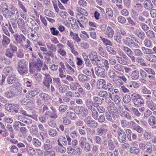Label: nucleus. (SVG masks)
Masks as SVG:
<instances>
[{"instance_id": "b1692460", "label": "nucleus", "mask_w": 156, "mask_h": 156, "mask_svg": "<svg viewBox=\"0 0 156 156\" xmlns=\"http://www.w3.org/2000/svg\"><path fill=\"white\" fill-rule=\"evenodd\" d=\"M66 71L68 74L71 75L74 73L76 69L75 66L74 67H73L67 63L66 64Z\"/></svg>"}, {"instance_id": "13d9d810", "label": "nucleus", "mask_w": 156, "mask_h": 156, "mask_svg": "<svg viewBox=\"0 0 156 156\" xmlns=\"http://www.w3.org/2000/svg\"><path fill=\"white\" fill-rule=\"evenodd\" d=\"M88 56L90 59L98 58L97 53L95 51H91V52L89 54Z\"/></svg>"}, {"instance_id": "6ab92c4d", "label": "nucleus", "mask_w": 156, "mask_h": 156, "mask_svg": "<svg viewBox=\"0 0 156 156\" xmlns=\"http://www.w3.org/2000/svg\"><path fill=\"white\" fill-rule=\"evenodd\" d=\"M140 81L142 83H146L147 82L146 79L147 76V74L144 70H140Z\"/></svg>"}, {"instance_id": "f704fd0d", "label": "nucleus", "mask_w": 156, "mask_h": 156, "mask_svg": "<svg viewBox=\"0 0 156 156\" xmlns=\"http://www.w3.org/2000/svg\"><path fill=\"white\" fill-rule=\"evenodd\" d=\"M140 76L139 70L136 69L135 70L133 71L132 72L131 75V77L134 80L137 79Z\"/></svg>"}, {"instance_id": "ea45409f", "label": "nucleus", "mask_w": 156, "mask_h": 156, "mask_svg": "<svg viewBox=\"0 0 156 156\" xmlns=\"http://www.w3.org/2000/svg\"><path fill=\"white\" fill-rule=\"evenodd\" d=\"M83 73L87 76H90L91 74V72L94 73V69L93 67L90 68V69L85 68L83 70Z\"/></svg>"}, {"instance_id": "7ed1b4c3", "label": "nucleus", "mask_w": 156, "mask_h": 156, "mask_svg": "<svg viewBox=\"0 0 156 156\" xmlns=\"http://www.w3.org/2000/svg\"><path fill=\"white\" fill-rule=\"evenodd\" d=\"M131 99L134 105L138 107L144 103V101L141 95L136 93H133L131 95Z\"/></svg>"}, {"instance_id": "2eb2a0df", "label": "nucleus", "mask_w": 156, "mask_h": 156, "mask_svg": "<svg viewBox=\"0 0 156 156\" xmlns=\"http://www.w3.org/2000/svg\"><path fill=\"white\" fill-rule=\"evenodd\" d=\"M126 44H127V42H128V46L132 48H139V46L138 44L135 42L131 39L127 37L126 40Z\"/></svg>"}, {"instance_id": "e433bc0d", "label": "nucleus", "mask_w": 156, "mask_h": 156, "mask_svg": "<svg viewBox=\"0 0 156 156\" xmlns=\"http://www.w3.org/2000/svg\"><path fill=\"white\" fill-rule=\"evenodd\" d=\"M114 116V115L111 113L106 112L105 114V117L106 119L108 121H111L112 122H113L114 119H113Z\"/></svg>"}, {"instance_id": "72a5a7b5", "label": "nucleus", "mask_w": 156, "mask_h": 156, "mask_svg": "<svg viewBox=\"0 0 156 156\" xmlns=\"http://www.w3.org/2000/svg\"><path fill=\"white\" fill-rule=\"evenodd\" d=\"M146 59L152 62H154L156 61V56L153 54H149L145 56Z\"/></svg>"}, {"instance_id": "9d476101", "label": "nucleus", "mask_w": 156, "mask_h": 156, "mask_svg": "<svg viewBox=\"0 0 156 156\" xmlns=\"http://www.w3.org/2000/svg\"><path fill=\"white\" fill-rule=\"evenodd\" d=\"M117 131L118 138L119 142L121 143L126 142V136L125 132L121 129H119Z\"/></svg>"}, {"instance_id": "4468645a", "label": "nucleus", "mask_w": 156, "mask_h": 156, "mask_svg": "<svg viewBox=\"0 0 156 156\" xmlns=\"http://www.w3.org/2000/svg\"><path fill=\"white\" fill-rule=\"evenodd\" d=\"M98 66L100 65L101 67H105L106 70H108L109 67V63L107 60L105 59H102L101 60L99 59H98Z\"/></svg>"}, {"instance_id": "a211bd4d", "label": "nucleus", "mask_w": 156, "mask_h": 156, "mask_svg": "<svg viewBox=\"0 0 156 156\" xmlns=\"http://www.w3.org/2000/svg\"><path fill=\"white\" fill-rule=\"evenodd\" d=\"M10 42V40L9 38L4 35H2V46L6 48Z\"/></svg>"}, {"instance_id": "0e129e2a", "label": "nucleus", "mask_w": 156, "mask_h": 156, "mask_svg": "<svg viewBox=\"0 0 156 156\" xmlns=\"http://www.w3.org/2000/svg\"><path fill=\"white\" fill-rule=\"evenodd\" d=\"M32 143L36 147H39L41 144V142L35 138H34L32 139Z\"/></svg>"}, {"instance_id": "39448f33", "label": "nucleus", "mask_w": 156, "mask_h": 156, "mask_svg": "<svg viewBox=\"0 0 156 156\" xmlns=\"http://www.w3.org/2000/svg\"><path fill=\"white\" fill-rule=\"evenodd\" d=\"M84 121L88 126L91 128H96L98 126V123L92 119L91 117L88 116L85 118Z\"/></svg>"}, {"instance_id": "6e6d98bb", "label": "nucleus", "mask_w": 156, "mask_h": 156, "mask_svg": "<svg viewBox=\"0 0 156 156\" xmlns=\"http://www.w3.org/2000/svg\"><path fill=\"white\" fill-rule=\"evenodd\" d=\"M53 84L55 86L59 87L61 85V81L58 77H54L53 78Z\"/></svg>"}, {"instance_id": "052dcab7", "label": "nucleus", "mask_w": 156, "mask_h": 156, "mask_svg": "<svg viewBox=\"0 0 156 156\" xmlns=\"http://www.w3.org/2000/svg\"><path fill=\"white\" fill-rule=\"evenodd\" d=\"M134 7L135 9L138 11H141L143 9V6L141 3H135Z\"/></svg>"}, {"instance_id": "864d4df0", "label": "nucleus", "mask_w": 156, "mask_h": 156, "mask_svg": "<svg viewBox=\"0 0 156 156\" xmlns=\"http://www.w3.org/2000/svg\"><path fill=\"white\" fill-rule=\"evenodd\" d=\"M26 149L28 153L31 156H34L35 154V151L34 148L32 147H26Z\"/></svg>"}, {"instance_id": "49530a36", "label": "nucleus", "mask_w": 156, "mask_h": 156, "mask_svg": "<svg viewBox=\"0 0 156 156\" xmlns=\"http://www.w3.org/2000/svg\"><path fill=\"white\" fill-rule=\"evenodd\" d=\"M98 52L101 56L104 57L106 58L108 55L106 52L101 47L98 48Z\"/></svg>"}, {"instance_id": "de8ad7c7", "label": "nucleus", "mask_w": 156, "mask_h": 156, "mask_svg": "<svg viewBox=\"0 0 156 156\" xmlns=\"http://www.w3.org/2000/svg\"><path fill=\"white\" fill-rule=\"evenodd\" d=\"M144 44L145 46L148 48H151L152 46V42L149 39L146 38L144 41Z\"/></svg>"}, {"instance_id": "393cba45", "label": "nucleus", "mask_w": 156, "mask_h": 156, "mask_svg": "<svg viewBox=\"0 0 156 156\" xmlns=\"http://www.w3.org/2000/svg\"><path fill=\"white\" fill-rule=\"evenodd\" d=\"M2 6L1 8V9L2 10V13L3 14L4 16L6 17L8 15V13L9 12V10L8 9V5L7 4L5 3L2 4Z\"/></svg>"}, {"instance_id": "7c9ffc66", "label": "nucleus", "mask_w": 156, "mask_h": 156, "mask_svg": "<svg viewBox=\"0 0 156 156\" xmlns=\"http://www.w3.org/2000/svg\"><path fill=\"white\" fill-rule=\"evenodd\" d=\"M30 133L33 135H36L38 133V129L37 126L35 125H32L30 129Z\"/></svg>"}, {"instance_id": "c756f323", "label": "nucleus", "mask_w": 156, "mask_h": 156, "mask_svg": "<svg viewBox=\"0 0 156 156\" xmlns=\"http://www.w3.org/2000/svg\"><path fill=\"white\" fill-rule=\"evenodd\" d=\"M70 36L72 37L77 43L80 42L81 39L79 37L78 35L76 33H73L72 31H70Z\"/></svg>"}, {"instance_id": "c9c22d12", "label": "nucleus", "mask_w": 156, "mask_h": 156, "mask_svg": "<svg viewBox=\"0 0 156 156\" xmlns=\"http://www.w3.org/2000/svg\"><path fill=\"white\" fill-rule=\"evenodd\" d=\"M114 34V31L112 28L110 27H108L107 28L106 34L109 37L112 38L113 37Z\"/></svg>"}, {"instance_id": "e2e57ef3", "label": "nucleus", "mask_w": 156, "mask_h": 156, "mask_svg": "<svg viewBox=\"0 0 156 156\" xmlns=\"http://www.w3.org/2000/svg\"><path fill=\"white\" fill-rule=\"evenodd\" d=\"M67 107L66 105H61L58 108V111L61 113L64 112L67 109Z\"/></svg>"}, {"instance_id": "5fc2aeb1", "label": "nucleus", "mask_w": 156, "mask_h": 156, "mask_svg": "<svg viewBox=\"0 0 156 156\" xmlns=\"http://www.w3.org/2000/svg\"><path fill=\"white\" fill-rule=\"evenodd\" d=\"M123 50L125 53L128 56L131 54H133V52L132 50L126 46H123Z\"/></svg>"}, {"instance_id": "a878e982", "label": "nucleus", "mask_w": 156, "mask_h": 156, "mask_svg": "<svg viewBox=\"0 0 156 156\" xmlns=\"http://www.w3.org/2000/svg\"><path fill=\"white\" fill-rule=\"evenodd\" d=\"M78 77L79 81L82 83L88 81L90 80L88 77L82 73L79 74Z\"/></svg>"}, {"instance_id": "bf43d9fd", "label": "nucleus", "mask_w": 156, "mask_h": 156, "mask_svg": "<svg viewBox=\"0 0 156 156\" xmlns=\"http://www.w3.org/2000/svg\"><path fill=\"white\" fill-rule=\"evenodd\" d=\"M72 146L68 147L67 149V152L70 155H73L75 154V150Z\"/></svg>"}, {"instance_id": "c03bdc74", "label": "nucleus", "mask_w": 156, "mask_h": 156, "mask_svg": "<svg viewBox=\"0 0 156 156\" xmlns=\"http://www.w3.org/2000/svg\"><path fill=\"white\" fill-rule=\"evenodd\" d=\"M30 72L32 73H35L36 72H38L37 71V69L36 67L35 66L34 63H30L29 65Z\"/></svg>"}, {"instance_id": "58836bf2", "label": "nucleus", "mask_w": 156, "mask_h": 156, "mask_svg": "<svg viewBox=\"0 0 156 156\" xmlns=\"http://www.w3.org/2000/svg\"><path fill=\"white\" fill-rule=\"evenodd\" d=\"M140 151L139 149L135 147H132L131 146L129 148L130 153L133 154H137L139 153Z\"/></svg>"}, {"instance_id": "f3484780", "label": "nucleus", "mask_w": 156, "mask_h": 156, "mask_svg": "<svg viewBox=\"0 0 156 156\" xmlns=\"http://www.w3.org/2000/svg\"><path fill=\"white\" fill-rule=\"evenodd\" d=\"M5 107L6 110L11 112H13L14 109L15 107L16 108H20L19 105L16 104L7 103L5 105Z\"/></svg>"}, {"instance_id": "2f4dec72", "label": "nucleus", "mask_w": 156, "mask_h": 156, "mask_svg": "<svg viewBox=\"0 0 156 156\" xmlns=\"http://www.w3.org/2000/svg\"><path fill=\"white\" fill-rule=\"evenodd\" d=\"M93 107L89 109L92 112L91 116L95 120H97L98 117V113L96 109Z\"/></svg>"}, {"instance_id": "774afa93", "label": "nucleus", "mask_w": 156, "mask_h": 156, "mask_svg": "<svg viewBox=\"0 0 156 156\" xmlns=\"http://www.w3.org/2000/svg\"><path fill=\"white\" fill-rule=\"evenodd\" d=\"M55 156V152L54 151H47L44 153V156Z\"/></svg>"}, {"instance_id": "dca6fc26", "label": "nucleus", "mask_w": 156, "mask_h": 156, "mask_svg": "<svg viewBox=\"0 0 156 156\" xmlns=\"http://www.w3.org/2000/svg\"><path fill=\"white\" fill-rule=\"evenodd\" d=\"M95 73L96 75L99 77H102L105 74V69L100 66L96 67L95 68Z\"/></svg>"}, {"instance_id": "603ef678", "label": "nucleus", "mask_w": 156, "mask_h": 156, "mask_svg": "<svg viewBox=\"0 0 156 156\" xmlns=\"http://www.w3.org/2000/svg\"><path fill=\"white\" fill-rule=\"evenodd\" d=\"M77 11L79 13V14H81V16H83V15L86 16L88 15L87 11L84 9L80 7L78 8Z\"/></svg>"}, {"instance_id": "f03ea898", "label": "nucleus", "mask_w": 156, "mask_h": 156, "mask_svg": "<svg viewBox=\"0 0 156 156\" xmlns=\"http://www.w3.org/2000/svg\"><path fill=\"white\" fill-rule=\"evenodd\" d=\"M12 36L15 39V42L17 44H19L21 47H23L25 44L26 40V37L22 34H19L18 33H14Z\"/></svg>"}, {"instance_id": "79ce46f5", "label": "nucleus", "mask_w": 156, "mask_h": 156, "mask_svg": "<svg viewBox=\"0 0 156 156\" xmlns=\"http://www.w3.org/2000/svg\"><path fill=\"white\" fill-rule=\"evenodd\" d=\"M147 37L151 39H154L155 37V34L153 31L148 30L146 33Z\"/></svg>"}, {"instance_id": "a19ab883", "label": "nucleus", "mask_w": 156, "mask_h": 156, "mask_svg": "<svg viewBox=\"0 0 156 156\" xmlns=\"http://www.w3.org/2000/svg\"><path fill=\"white\" fill-rule=\"evenodd\" d=\"M39 96L45 102H47L50 99V96L47 94L42 93L39 95Z\"/></svg>"}, {"instance_id": "a18cd8bd", "label": "nucleus", "mask_w": 156, "mask_h": 156, "mask_svg": "<svg viewBox=\"0 0 156 156\" xmlns=\"http://www.w3.org/2000/svg\"><path fill=\"white\" fill-rule=\"evenodd\" d=\"M66 116L68 118H69V119L72 120H74L76 118V115L75 114L70 111H68L66 112Z\"/></svg>"}, {"instance_id": "ddd939ff", "label": "nucleus", "mask_w": 156, "mask_h": 156, "mask_svg": "<svg viewBox=\"0 0 156 156\" xmlns=\"http://www.w3.org/2000/svg\"><path fill=\"white\" fill-rule=\"evenodd\" d=\"M16 88V86L13 84L9 87V90L6 91L5 93V96L7 98H11L15 95L14 90Z\"/></svg>"}, {"instance_id": "338daca9", "label": "nucleus", "mask_w": 156, "mask_h": 156, "mask_svg": "<svg viewBox=\"0 0 156 156\" xmlns=\"http://www.w3.org/2000/svg\"><path fill=\"white\" fill-rule=\"evenodd\" d=\"M131 97L130 95L128 94H126L123 97V100L125 103H129L131 100Z\"/></svg>"}, {"instance_id": "4be33fe9", "label": "nucleus", "mask_w": 156, "mask_h": 156, "mask_svg": "<svg viewBox=\"0 0 156 156\" xmlns=\"http://www.w3.org/2000/svg\"><path fill=\"white\" fill-rule=\"evenodd\" d=\"M143 5L144 8L147 10L151 9L154 7L150 0H145L144 2Z\"/></svg>"}, {"instance_id": "4c0bfd02", "label": "nucleus", "mask_w": 156, "mask_h": 156, "mask_svg": "<svg viewBox=\"0 0 156 156\" xmlns=\"http://www.w3.org/2000/svg\"><path fill=\"white\" fill-rule=\"evenodd\" d=\"M121 115L122 117L128 120H130L132 119V117L130 113L126 111H125L122 112Z\"/></svg>"}, {"instance_id": "5701e85b", "label": "nucleus", "mask_w": 156, "mask_h": 156, "mask_svg": "<svg viewBox=\"0 0 156 156\" xmlns=\"http://www.w3.org/2000/svg\"><path fill=\"white\" fill-rule=\"evenodd\" d=\"M3 73L6 76H9L14 73L13 68L10 66L5 67L3 69Z\"/></svg>"}, {"instance_id": "9b49d317", "label": "nucleus", "mask_w": 156, "mask_h": 156, "mask_svg": "<svg viewBox=\"0 0 156 156\" xmlns=\"http://www.w3.org/2000/svg\"><path fill=\"white\" fill-rule=\"evenodd\" d=\"M108 126L106 124H103L100 128H98L96 129V132L98 136H101L105 133L108 131L107 128Z\"/></svg>"}, {"instance_id": "6e6552de", "label": "nucleus", "mask_w": 156, "mask_h": 156, "mask_svg": "<svg viewBox=\"0 0 156 156\" xmlns=\"http://www.w3.org/2000/svg\"><path fill=\"white\" fill-rule=\"evenodd\" d=\"M1 27L4 33L9 37H10V35L8 31V29L12 34H13L14 33V30L12 28L11 24L9 22H8V23L5 24V25H4L3 23L1 25Z\"/></svg>"}, {"instance_id": "412c9836", "label": "nucleus", "mask_w": 156, "mask_h": 156, "mask_svg": "<svg viewBox=\"0 0 156 156\" xmlns=\"http://www.w3.org/2000/svg\"><path fill=\"white\" fill-rule=\"evenodd\" d=\"M7 76L6 81L9 84H12L15 83L16 80V76L14 73Z\"/></svg>"}, {"instance_id": "cd10ccee", "label": "nucleus", "mask_w": 156, "mask_h": 156, "mask_svg": "<svg viewBox=\"0 0 156 156\" xmlns=\"http://www.w3.org/2000/svg\"><path fill=\"white\" fill-rule=\"evenodd\" d=\"M86 105L89 110L93 107H97V104L91 100L88 99L86 102Z\"/></svg>"}, {"instance_id": "09e8293b", "label": "nucleus", "mask_w": 156, "mask_h": 156, "mask_svg": "<svg viewBox=\"0 0 156 156\" xmlns=\"http://www.w3.org/2000/svg\"><path fill=\"white\" fill-rule=\"evenodd\" d=\"M69 89V87L67 85H64L59 88V91L60 93L63 94L66 92Z\"/></svg>"}, {"instance_id": "bb28decb", "label": "nucleus", "mask_w": 156, "mask_h": 156, "mask_svg": "<svg viewBox=\"0 0 156 156\" xmlns=\"http://www.w3.org/2000/svg\"><path fill=\"white\" fill-rule=\"evenodd\" d=\"M113 68L116 72L123 73L124 72V66L121 64H117L114 65Z\"/></svg>"}, {"instance_id": "473e14b6", "label": "nucleus", "mask_w": 156, "mask_h": 156, "mask_svg": "<svg viewBox=\"0 0 156 156\" xmlns=\"http://www.w3.org/2000/svg\"><path fill=\"white\" fill-rule=\"evenodd\" d=\"M32 113H33L32 115H29L27 114V113L25 111L23 110L22 111H20V113L24 115L27 116L28 117H30V118H33V119H35L36 118H37V116H36L37 112L36 111H32Z\"/></svg>"}, {"instance_id": "aec40b11", "label": "nucleus", "mask_w": 156, "mask_h": 156, "mask_svg": "<svg viewBox=\"0 0 156 156\" xmlns=\"http://www.w3.org/2000/svg\"><path fill=\"white\" fill-rule=\"evenodd\" d=\"M33 63L37 69V71L40 72L42 67L43 65V61L39 58H38Z\"/></svg>"}, {"instance_id": "3c124183", "label": "nucleus", "mask_w": 156, "mask_h": 156, "mask_svg": "<svg viewBox=\"0 0 156 156\" xmlns=\"http://www.w3.org/2000/svg\"><path fill=\"white\" fill-rule=\"evenodd\" d=\"M148 122L151 126H153L155 124H156V117L153 116H150L149 118Z\"/></svg>"}, {"instance_id": "37998d69", "label": "nucleus", "mask_w": 156, "mask_h": 156, "mask_svg": "<svg viewBox=\"0 0 156 156\" xmlns=\"http://www.w3.org/2000/svg\"><path fill=\"white\" fill-rule=\"evenodd\" d=\"M108 147L109 150L112 151L115 148V146L113 141L111 139L108 141Z\"/></svg>"}, {"instance_id": "8fccbe9b", "label": "nucleus", "mask_w": 156, "mask_h": 156, "mask_svg": "<svg viewBox=\"0 0 156 156\" xmlns=\"http://www.w3.org/2000/svg\"><path fill=\"white\" fill-rule=\"evenodd\" d=\"M71 19H72V22H71L72 28L74 30L77 29L79 26L78 23L74 18L71 17Z\"/></svg>"}, {"instance_id": "c85d7f7f", "label": "nucleus", "mask_w": 156, "mask_h": 156, "mask_svg": "<svg viewBox=\"0 0 156 156\" xmlns=\"http://www.w3.org/2000/svg\"><path fill=\"white\" fill-rule=\"evenodd\" d=\"M106 50L110 54L115 55L116 54V48L112 46H107Z\"/></svg>"}, {"instance_id": "0eeeda50", "label": "nucleus", "mask_w": 156, "mask_h": 156, "mask_svg": "<svg viewBox=\"0 0 156 156\" xmlns=\"http://www.w3.org/2000/svg\"><path fill=\"white\" fill-rule=\"evenodd\" d=\"M18 27L20 31L24 35L27 34V28L24 21L22 18H19L17 21Z\"/></svg>"}, {"instance_id": "423d86ee", "label": "nucleus", "mask_w": 156, "mask_h": 156, "mask_svg": "<svg viewBox=\"0 0 156 156\" xmlns=\"http://www.w3.org/2000/svg\"><path fill=\"white\" fill-rule=\"evenodd\" d=\"M44 76L43 81V83L47 89H50V85L52 83V80L51 75L48 73L44 74Z\"/></svg>"}, {"instance_id": "f257e3e1", "label": "nucleus", "mask_w": 156, "mask_h": 156, "mask_svg": "<svg viewBox=\"0 0 156 156\" xmlns=\"http://www.w3.org/2000/svg\"><path fill=\"white\" fill-rule=\"evenodd\" d=\"M17 70L21 75L26 73L28 70V63L24 59H21L17 64Z\"/></svg>"}, {"instance_id": "1a4fd4ad", "label": "nucleus", "mask_w": 156, "mask_h": 156, "mask_svg": "<svg viewBox=\"0 0 156 156\" xmlns=\"http://www.w3.org/2000/svg\"><path fill=\"white\" fill-rule=\"evenodd\" d=\"M76 16L77 18H79L77 21L80 27L83 28L86 26V24L88 23L87 19L84 16H81V14L77 13L76 14Z\"/></svg>"}, {"instance_id": "69168bd1", "label": "nucleus", "mask_w": 156, "mask_h": 156, "mask_svg": "<svg viewBox=\"0 0 156 156\" xmlns=\"http://www.w3.org/2000/svg\"><path fill=\"white\" fill-rule=\"evenodd\" d=\"M136 35L142 40H144L145 36V33L143 31H140L139 33H137L135 34Z\"/></svg>"}, {"instance_id": "20e7f679", "label": "nucleus", "mask_w": 156, "mask_h": 156, "mask_svg": "<svg viewBox=\"0 0 156 156\" xmlns=\"http://www.w3.org/2000/svg\"><path fill=\"white\" fill-rule=\"evenodd\" d=\"M118 55L115 56V58L118 62L122 65L128 64V60L126 55L122 51H119L118 52Z\"/></svg>"}, {"instance_id": "680f3d73", "label": "nucleus", "mask_w": 156, "mask_h": 156, "mask_svg": "<svg viewBox=\"0 0 156 156\" xmlns=\"http://www.w3.org/2000/svg\"><path fill=\"white\" fill-rule=\"evenodd\" d=\"M144 70L148 74L152 75H155L156 73L154 70L151 68H145Z\"/></svg>"}, {"instance_id": "f8f14e48", "label": "nucleus", "mask_w": 156, "mask_h": 156, "mask_svg": "<svg viewBox=\"0 0 156 156\" xmlns=\"http://www.w3.org/2000/svg\"><path fill=\"white\" fill-rule=\"evenodd\" d=\"M75 112L78 114L81 115L83 117L87 116L88 113L87 109L83 106L79 107L78 110H76Z\"/></svg>"}, {"instance_id": "4d7b16f0", "label": "nucleus", "mask_w": 156, "mask_h": 156, "mask_svg": "<svg viewBox=\"0 0 156 156\" xmlns=\"http://www.w3.org/2000/svg\"><path fill=\"white\" fill-rule=\"evenodd\" d=\"M5 55L6 56L8 57L9 58H12L13 56V53L12 51L9 48H8L5 52Z\"/></svg>"}]
</instances>
